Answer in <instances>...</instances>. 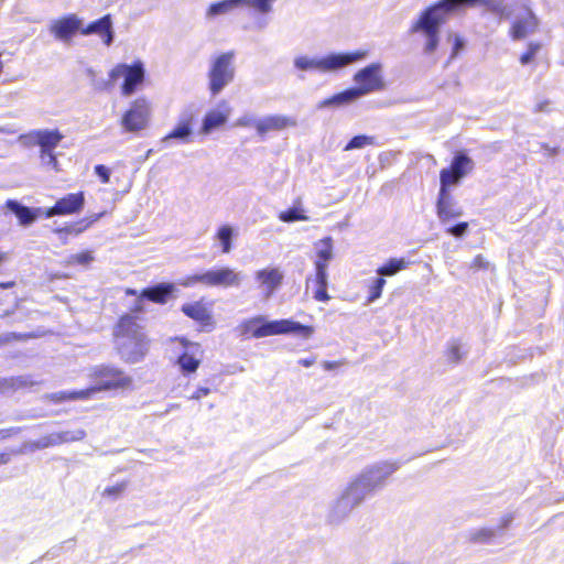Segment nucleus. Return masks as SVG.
<instances>
[{
    "label": "nucleus",
    "mask_w": 564,
    "mask_h": 564,
    "mask_svg": "<svg viewBox=\"0 0 564 564\" xmlns=\"http://www.w3.org/2000/svg\"><path fill=\"white\" fill-rule=\"evenodd\" d=\"M398 469L395 462H377L362 468L329 502L327 522L336 525L344 523L366 499L381 490Z\"/></svg>",
    "instance_id": "nucleus-1"
},
{
    "label": "nucleus",
    "mask_w": 564,
    "mask_h": 564,
    "mask_svg": "<svg viewBox=\"0 0 564 564\" xmlns=\"http://www.w3.org/2000/svg\"><path fill=\"white\" fill-rule=\"evenodd\" d=\"M505 0H440L421 12L409 29L410 35H416L422 42V52L426 56L433 55L440 45L441 26L449 17L463 7H473L482 3L492 13L502 19L510 17Z\"/></svg>",
    "instance_id": "nucleus-2"
},
{
    "label": "nucleus",
    "mask_w": 564,
    "mask_h": 564,
    "mask_svg": "<svg viewBox=\"0 0 564 564\" xmlns=\"http://www.w3.org/2000/svg\"><path fill=\"white\" fill-rule=\"evenodd\" d=\"M140 322L134 314H126L113 328L116 350L120 358L129 364L143 360L150 349V339Z\"/></svg>",
    "instance_id": "nucleus-3"
},
{
    "label": "nucleus",
    "mask_w": 564,
    "mask_h": 564,
    "mask_svg": "<svg viewBox=\"0 0 564 564\" xmlns=\"http://www.w3.org/2000/svg\"><path fill=\"white\" fill-rule=\"evenodd\" d=\"M382 70L383 65L379 62L371 63L359 69L354 75V82L358 86L348 88L341 93L335 94L334 96L322 100L317 105V108L323 109L329 107H343L370 93L382 90L386 86Z\"/></svg>",
    "instance_id": "nucleus-4"
},
{
    "label": "nucleus",
    "mask_w": 564,
    "mask_h": 564,
    "mask_svg": "<svg viewBox=\"0 0 564 564\" xmlns=\"http://www.w3.org/2000/svg\"><path fill=\"white\" fill-rule=\"evenodd\" d=\"M236 332L243 338L249 335L254 338H262L290 333H297L307 337L313 333V329L291 319L267 321L263 315H258L242 321L236 327Z\"/></svg>",
    "instance_id": "nucleus-5"
},
{
    "label": "nucleus",
    "mask_w": 564,
    "mask_h": 564,
    "mask_svg": "<svg viewBox=\"0 0 564 564\" xmlns=\"http://www.w3.org/2000/svg\"><path fill=\"white\" fill-rule=\"evenodd\" d=\"M367 50H358L347 53H330L325 56L299 55L294 57L293 65L296 69L318 73H334L351 64L364 61L368 57Z\"/></svg>",
    "instance_id": "nucleus-6"
},
{
    "label": "nucleus",
    "mask_w": 564,
    "mask_h": 564,
    "mask_svg": "<svg viewBox=\"0 0 564 564\" xmlns=\"http://www.w3.org/2000/svg\"><path fill=\"white\" fill-rule=\"evenodd\" d=\"M236 77V52L227 51L210 56L207 70L208 90L218 96Z\"/></svg>",
    "instance_id": "nucleus-7"
},
{
    "label": "nucleus",
    "mask_w": 564,
    "mask_h": 564,
    "mask_svg": "<svg viewBox=\"0 0 564 564\" xmlns=\"http://www.w3.org/2000/svg\"><path fill=\"white\" fill-rule=\"evenodd\" d=\"M145 69L143 63L140 61L134 62L132 65L118 64L109 74L110 80H117L123 77L121 91L124 96L132 95L138 86L143 83Z\"/></svg>",
    "instance_id": "nucleus-8"
},
{
    "label": "nucleus",
    "mask_w": 564,
    "mask_h": 564,
    "mask_svg": "<svg viewBox=\"0 0 564 564\" xmlns=\"http://www.w3.org/2000/svg\"><path fill=\"white\" fill-rule=\"evenodd\" d=\"M63 138L64 135L57 129H37L21 134L18 140L25 148L39 145L40 153L47 154V151L55 150Z\"/></svg>",
    "instance_id": "nucleus-9"
},
{
    "label": "nucleus",
    "mask_w": 564,
    "mask_h": 564,
    "mask_svg": "<svg viewBox=\"0 0 564 564\" xmlns=\"http://www.w3.org/2000/svg\"><path fill=\"white\" fill-rule=\"evenodd\" d=\"M475 166L474 161L464 152H458L449 169H443L440 173L441 187L447 188L448 186L456 185L473 171Z\"/></svg>",
    "instance_id": "nucleus-10"
},
{
    "label": "nucleus",
    "mask_w": 564,
    "mask_h": 564,
    "mask_svg": "<svg viewBox=\"0 0 564 564\" xmlns=\"http://www.w3.org/2000/svg\"><path fill=\"white\" fill-rule=\"evenodd\" d=\"M150 105L145 98L135 99L121 119V126L128 132H137L148 126Z\"/></svg>",
    "instance_id": "nucleus-11"
},
{
    "label": "nucleus",
    "mask_w": 564,
    "mask_h": 564,
    "mask_svg": "<svg viewBox=\"0 0 564 564\" xmlns=\"http://www.w3.org/2000/svg\"><path fill=\"white\" fill-rule=\"evenodd\" d=\"M94 376L98 380V386L91 389H96V392L100 390L126 388L131 383V379L128 376L113 367L100 366L95 369Z\"/></svg>",
    "instance_id": "nucleus-12"
},
{
    "label": "nucleus",
    "mask_w": 564,
    "mask_h": 564,
    "mask_svg": "<svg viewBox=\"0 0 564 564\" xmlns=\"http://www.w3.org/2000/svg\"><path fill=\"white\" fill-rule=\"evenodd\" d=\"M205 278L206 286L238 288L243 280V274L229 267H223L205 271Z\"/></svg>",
    "instance_id": "nucleus-13"
},
{
    "label": "nucleus",
    "mask_w": 564,
    "mask_h": 564,
    "mask_svg": "<svg viewBox=\"0 0 564 564\" xmlns=\"http://www.w3.org/2000/svg\"><path fill=\"white\" fill-rule=\"evenodd\" d=\"M85 205V196L83 192L67 194L59 198L53 207L44 210V216L51 218L54 216L70 215L79 213Z\"/></svg>",
    "instance_id": "nucleus-14"
},
{
    "label": "nucleus",
    "mask_w": 564,
    "mask_h": 564,
    "mask_svg": "<svg viewBox=\"0 0 564 564\" xmlns=\"http://www.w3.org/2000/svg\"><path fill=\"white\" fill-rule=\"evenodd\" d=\"M256 280L265 299H270L282 285L284 274L278 267H269L256 271Z\"/></svg>",
    "instance_id": "nucleus-15"
},
{
    "label": "nucleus",
    "mask_w": 564,
    "mask_h": 564,
    "mask_svg": "<svg viewBox=\"0 0 564 564\" xmlns=\"http://www.w3.org/2000/svg\"><path fill=\"white\" fill-rule=\"evenodd\" d=\"M82 24V20L77 15L69 14L62 19L53 20L50 25V32L55 39L69 43L73 35L80 31Z\"/></svg>",
    "instance_id": "nucleus-16"
},
{
    "label": "nucleus",
    "mask_w": 564,
    "mask_h": 564,
    "mask_svg": "<svg viewBox=\"0 0 564 564\" xmlns=\"http://www.w3.org/2000/svg\"><path fill=\"white\" fill-rule=\"evenodd\" d=\"M231 110L229 102L221 100L215 109L205 115L202 123V133L208 134L215 129L224 126L227 122Z\"/></svg>",
    "instance_id": "nucleus-17"
},
{
    "label": "nucleus",
    "mask_w": 564,
    "mask_h": 564,
    "mask_svg": "<svg viewBox=\"0 0 564 564\" xmlns=\"http://www.w3.org/2000/svg\"><path fill=\"white\" fill-rule=\"evenodd\" d=\"M437 217L442 224L460 217L463 210L456 205L447 188L441 187L436 203Z\"/></svg>",
    "instance_id": "nucleus-18"
},
{
    "label": "nucleus",
    "mask_w": 564,
    "mask_h": 564,
    "mask_svg": "<svg viewBox=\"0 0 564 564\" xmlns=\"http://www.w3.org/2000/svg\"><path fill=\"white\" fill-rule=\"evenodd\" d=\"M296 120L282 115H270L259 119L258 134L265 135L271 131H280L289 127H295Z\"/></svg>",
    "instance_id": "nucleus-19"
},
{
    "label": "nucleus",
    "mask_w": 564,
    "mask_h": 564,
    "mask_svg": "<svg viewBox=\"0 0 564 564\" xmlns=\"http://www.w3.org/2000/svg\"><path fill=\"white\" fill-rule=\"evenodd\" d=\"M83 35L98 34L104 43L109 46L113 42L112 21L109 14L89 23L86 28H80Z\"/></svg>",
    "instance_id": "nucleus-20"
},
{
    "label": "nucleus",
    "mask_w": 564,
    "mask_h": 564,
    "mask_svg": "<svg viewBox=\"0 0 564 564\" xmlns=\"http://www.w3.org/2000/svg\"><path fill=\"white\" fill-rule=\"evenodd\" d=\"M184 347V352L177 358V365L183 373H193L197 370L200 360L196 357L199 351L197 344L187 343L185 339L180 340Z\"/></svg>",
    "instance_id": "nucleus-21"
},
{
    "label": "nucleus",
    "mask_w": 564,
    "mask_h": 564,
    "mask_svg": "<svg viewBox=\"0 0 564 564\" xmlns=\"http://www.w3.org/2000/svg\"><path fill=\"white\" fill-rule=\"evenodd\" d=\"M538 28V19L532 11H528L525 17L518 18L511 28V36L513 40H521L535 32Z\"/></svg>",
    "instance_id": "nucleus-22"
},
{
    "label": "nucleus",
    "mask_w": 564,
    "mask_h": 564,
    "mask_svg": "<svg viewBox=\"0 0 564 564\" xmlns=\"http://www.w3.org/2000/svg\"><path fill=\"white\" fill-rule=\"evenodd\" d=\"M6 207L18 217L20 224L23 226H29L34 223L39 215H44L45 210L42 208L32 209L13 199H8Z\"/></svg>",
    "instance_id": "nucleus-23"
},
{
    "label": "nucleus",
    "mask_w": 564,
    "mask_h": 564,
    "mask_svg": "<svg viewBox=\"0 0 564 564\" xmlns=\"http://www.w3.org/2000/svg\"><path fill=\"white\" fill-rule=\"evenodd\" d=\"M192 122V115L182 116L175 128L162 139V142L167 143L172 139H177L183 143L191 142V138L193 135Z\"/></svg>",
    "instance_id": "nucleus-24"
},
{
    "label": "nucleus",
    "mask_w": 564,
    "mask_h": 564,
    "mask_svg": "<svg viewBox=\"0 0 564 564\" xmlns=\"http://www.w3.org/2000/svg\"><path fill=\"white\" fill-rule=\"evenodd\" d=\"M182 312L202 325H213L212 312L202 301L184 304Z\"/></svg>",
    "instance_id": "nucleus-25"
},
{
    "label": "nucleus",
    "mask_w": 564,
    "mask_h": 564,
    "mask_svg": "<svg viewBox=\"0 0 564 564\" xmlns=\"http://www.w3.org/2000/svg\"><path fill=\"white\" fill-rule=\"evenodd\" d=\"M246 6V0H221L215 3H212L206 12L205 18L208 21H213L220 15L228 14L232 12L235 9Z\"/></svg>",
    "instance_id": "nucleus-26"
},
{
    "label": "nucleus",
    "mask_w": 564,
    "mask_h": 564,
    "mask_svg": "<svg viewBox=\"0 0 564 564\" xmlns=\"http://www.w3.org/2000/svg\"><path fill=\"white\" fill-rule=\"evenodd\" d=\"M314 247L316 250V260L314 262L315 269H317L318 265H322L323 269H327L328 263L334 258L333 239L330 237L321 239L315 242Z\"/></svg>",
    "instance_id": "nucleus-27"
},
{
    "label": "nucleus",
    "mask_w": 564,
    "mask_h": 564,
    "mask_svg": "<svg viewBox=\"0 0 564 564\" xmlns=\"http://www.w3.org/2000/svg\"><path fill=\"white\" fill-rule=\"evenodd\" d=\"M174 290L173 284L160 283L151 288H147L141 292V297L154 303L164 304L169 300Z\"/></svg>",
    "instance_id": "nucleus-28"
},
{
    "label": "nucleus",
    "mask_w": 564,
    "mask_h": 564,
    "mask_svg": "<svg viewBox=\"0 0 564 564\" xmlns=\"http://www.w3.org/2000/svg\"><path fill=\"white\" fill-rule=\"evenodd\" d=\"M411 261L404 258H390L383 265L377 269L379 278L393 276L402 270H405Z\"/></svg>",
    "instance_id": "nucleus-29"
},
{
    "label": "nucleus",
    "mask_w": 564,
    "mask_h": 564,
    "mask_svg": "<svg viewBox=\"0 0 564 564\" xmlns=\"http://www.w3.org/2000/svg\"><path fill=\"white\" fill-rule=\"evenodd\" d=\"M237 236L235 229L230 225H221L216 235L215 239L221 246L223 253H229L232 249V239Z\"/></svg>",
    "instance_id": "nucleus-30"
},
{
    "label": "nucleus",
    "mask_w": 564,
    "mask_h": 564,
    "mask_svg": "<svg viewBox=\"0 0 564 564\" xmlns=\"http://www.w3.org/2000/svg\"><path fill=\"white\" fill-rule=\"evenodd\" d=\"M57 440L58 438H57L56 432H53L51 434L40 437L39 440L26 442L23 445L21 453H23L25 451L35 452L37 449H44V448H48V447H53V446H58Z\"/></svg>",
    "instance_id": "nucleus-31"
},
{
    "label": "nucleus",
    "mask_w": 564,
    "mask_h": 564,
    "mask_svg": "<svg viewBox=\"0 0 564 564\" xmlns=\"http://www.w3.org/2000/svg\"><path fill=\"white\" fill-rule=\"evenodd\" d=\"M96 392V389H85L79 391H62L55 392L50 395V399L54 402H63L66 400H86Z\"/></svg>",
    "instance_id": "nucleus-32"
},
{
    "label": "nucleus",
    "mask_w": 564,
    "mask_h": 564,
    "mask_svg": "<svg viewBox=\"0 0 564 564\" xmlns=\"http://www.w3.org/2000/svg\"><path fill=\"white\" fill-rule=\"evenodd\" d=\"M466 354L467 351L464 350L463 344L458 339H452L447 343L445 357L449 364L456 365L460 362L465 358Z\"/></svg>",
    "instance_id": "nucleus-33"
},
{
    "label": "nucleus",
    "mask_w": 564,
    "mask_h": 564,
    "mask_svg": "<svg viewBox=\"0 0 564 564\" xmlns=\"http://www.w3.org/2000/svg\"><path fill=\"white\" fill-rule=\"evenodd\" d=\"M279 219L283 223H293L297 220H308V217L305 215L301 205H294L292 208L281 212Z\"/></svg>",
    "instance_id": "nucleus-34"
},
{
    "label": "nucleus",
    "mask_w": 564,
    "mask_h": 564,
    "mask_svg": "<svg viewBox=\"0 0 564 564\" xmlns=\"http://www.w3.org/2000/svg\"><path fill=\"white\" fill-rule=\"evenodd\" d=\"M58 445L72 442H78L86 437V432L83 429L73 431H61L56 432Z\"/></svg>",
    "instance_id": "nucleus-35"
},
{
    "label": "nucleus",
    "mask_w": 564,
    "mask_h": 564,
    "mask_svg": "<svg viewBox=\"0 0 564 564\" xmlns=\"http://www.w3.org/2000/svg\"><path fill=\"white\" fill-rule=\"evenodd\" d=\"M94 261V256L90 251H85V252H82V253H76V254H70L69 257H67L64 261V263L66 265H74V264H79V265H88L89 263H91Z\"/></svg>",
    "instance_id": "nucleus-36"
},
{
    "label": "nucleus",
    "mask_w": 564,
    "mask_h": 564,
    "mask_svg": "<svg viewBox=\"0 0 564 564\" xmlns=\"http://www.w3.org/2000/svg\"><path fill=\"white\" fill-rule=\"evenodd\" d=\"M259 119L254 113L252 112H246L242 116H240L234 123V127H240V128H254L258 131V124Z\"/></svg>",
    "instance_id": "nucleus-37"
},
{
    "label": "nucleus",
    "mask_w": 564,
    "mask_h": 564,
    "mask_svg": "<svg viewBox=\"0 0 564 564\" xmlns=\"http://www.w3.org/2000/svg\"><path fill=\"white\" fill-rule=\"evenodd\" d=\"M373 142H375L373 137H368V135H362V134L356 135L346 144L344 150L350 151V150H355V149H361L367 145L373 144Z\"/></svg>",
    "instance_id": "nucleus-38"
},
{
    "label": "nucleus",
    "mask_w": 564,
    "mask_h": 564,
    "mask_svg": "<svg viewBox=\"0 0 564 564\" xmlns=\"http://www.w3.org/2000/svg\"><path fill=\"white\" fill-rule=\"evenodd\" d=\"M386 285V280L383 278H377L373 280L372 284L370 285V290H369V296H368V303H372L375 302L376 300H378L381 294H382V290Z\"/></svg>",
    "instance_id": "nucleus-39"
},
{
    "label": "nucleus",
    "mask_w": 564,
    "mask_h": 564,
    "mask_svg": "<svg viewBox=\"0 0 564 564\" xmlns=\"http://www.w3.org/2000/svg\"><path fill=\"white\" fill-rule=\"evenodd\" d=\"M87 228H89V223H86V219H80L79 221H77L76 224H74L69 227L57 229L56 232L57 234L66 232V234L79 235L83 231H85Z\"/></svg>",
    "instance_id": "nucleus-40"
},
{
    "label": "nucleus",
    "mask_w": 564,
    "mask_h": 564,
    "mask_svg": "<svg viewBox=\"0 0 564 564\" xmlns=\"http://www.w3.org/2000/svg\"><path fill=\"white\" fill-rule=\"evenodd\" d=\"M275 0H246V6L254 8L261 13H268L272 10V3Z\"/></svg>",
    "instance_id": "nucleus-41"
},
{
    "label": "nucleus",
    "mask_w": 564,
    "mask_h": 564,
    "mask_svg": "<svg viewBox=\"0 0 564 564\" xmlns=\"http://www.w3.org/2000/svg\"><path fill=\"white\" fill-rule=\"evenodd\" d=\"M540 48H541V45L539 43H533V42L529 43L528 51L524 54H522L520 57L521 64L527 65V64L531 63Z\"/></svg>",
    "instance_id": "nucleus-42"
},
{
    "label": "nucleus",
    "mask_w": 564,
    "mask_h": 564,
    "mask_svg": "<svg viewBox=\"0 0 564 564\" xmlns=\"http://www.w3.org/2000/svg\"><path fill=\"white\" fill-rule=\"evenodd\" d=\"M127 482L122 481L120 484H117L116 486L107 487L102 491L104 497H109L111 499H118L120 495L126 490Z\"/></svg>",
    "instance_id": "nucleus-43"
},
{
    "label": "nucleus",
    "mask_w": 564,
    "mask_h": 564,
    "mask_svg": "<svg viewBox=\"0 0 564 564\" xmlns=\"http://www.w3.org/2000/svg\"><path fill=\"white\" fill-rule=\"evenodd\" d=\"M317 289H327L328 285V274L327 269H323L322 265H318L315 269V280H314Z\"/></svg>",
    "instance_id": "nucleus-44"
},
{
    "label": "nucleus",
    "mask_w": 564,
    "mask_h": 564,
    "mask_svg": "<svg viewBox=\"0 0 564 564\" xmlns=\"http://www.w3.org/2000/svg\"><path fill=\"white\" fill-rule=\"evenodd\" d=\"M205 279H206L205 272L196 273V274L186 276L183 280H181L180 285H182L184 288H191V286L195 285L196 283H202L205 285Z\"/></svg>",
    "instance_id": "nucleus-45"
},
{
    "label": "nucleus",
    "mask_w": 564,
    "mask_h": 564,
    "mask_svg": "<svg viewBox=\"0 0 564 564\" xmlns=\"http://www.w3.org/2000/svg\"><path fill=\"white\" fill-rule=\"evenodd\" d=\"M448 41L453 43V52L451 58H454L457 56V54L464 50L465 42L458 34H449Z\"/></svg>",
    "instance_id": "nucleus-46"
},
{
    "label": "nucleus",
    "mask_w": 564,
    "mask_h": 564,
    "mask_svg": "<svg viewBox=\"0 0 564 564\" xmlns=\"http://www.w3.org/2000/svg\"><path fill=\"white\" fill-rule=\"evenodd\" d=\"M40 159L43 165L50 166L56 171L58 170V161L54 151H47V154L40 153Z\"/></svg>",
    "instance_id": "nucleus-47"
},
{
    "label": "nucleus",
    "mask_w": 564,
    "mask_h": 564,
    "mask_svg": "<svg viewBox=\"0 0 564 564\" xmlns=\"http://www.w3.org/2000/svg\"><path fill=\"white\" fill-rule=\"evenodd\" d=\"M467 230H468V223H459L455 226H449L446 229V232L456 238H460L467 232Z\"/></svg>",
    "instance_id": "nucleus-48"
},
{
    "label": "nucleus",
    "mask_w": 564,
    "mask_h": 564,
    "mask_svg": "<svg viewBox=\"0 0 564 564\" xmlns=\"http://www.w3.org/2000/svg\"><path fill=\"white\" fill-rule=\"evenodd\" d=\"M95 173L96 175L100 178V181L104 183V184H108L110 182V169L102 165V164H98L95 166Z\"/></svg>",
    "instance_id": "nucleus-49"
},
{
    "label": "nucleus",
    "mask_w": 564,
    "mask_h": 564,
    "mask_svg": "<svg viewBox=\"0 0 564 564\" xmlns=\"http://www.w3.org/2000/svg\"><path fill=\"white\" fill-rule=\"evenodd\" d=\"M495 535L496 532L492 529H480L475 533L474 539L479 542H486L489 541Z\"/></svg>",
    "instance_id": "nucleus-50"
},
{
    "label": "nucleus",
    "mask_w": 564,
    "mask_h": 564,
    "mask_svg": "<svg viewBox=\"0 0 564 564\" xmlns=\"http://www.w3.org/2000/svg\"><path fill=\"white\" fill-rule=\"evenodd\" d=\"M25 336L19 333H7L0 335V346L6 345L10 343L11 340H20L23 339Z\"/></svg>",
    "instance_id": "nucleus-51"
},
{
    "label": "nucleus",
    "mask_w": 564,
    "mask_h": 564,
    "mask_svg": "<svg viewBox=\"0 0 564 564\" xmlns=\"http://www.w3.org/2000/svg\"><path fill=\"white\" fill-rule=\"evenodd\" d=\"M470 268L473 269H488L489 268V262L486 261V259L481 256V254H478L474 258L471 264H470Z\"/></svg>",
    "instance_id": "nucleus-52"
},
{
    "label": "nucleus",
    "mask_w": 564,
    "mask_h": 564,
    "mask_svg": "<svg viewBox=\"0 0 564 564\" xmlns=\"http://www.w3.org/2000/svg\"><path fill=\"white\" fill-rule=\"evenodd\" d=\"M313 297L318 302H327L330 299V296L327 293V289H316Z\"/></svg>",
    "instance_id": "nucleus-53"
},
{
    "label": "nucleus",
    "mask_w": 564,
    "mask_h": 564,
    "mask_svg": "<svg viewBox=\"0 0 564 564\" xmlns=\"http://www.w3.org/2000/svg\"><path fill=\"white\" fill-rule=\"evenodd\" d=\"M210 393V389L206 387L198 388L191 397V400H199L207 397Z\"/></svg>",
    "instance_id": "nucleus-54"
},
{
    "label": "nucleus",
    "mask_w": 564,
    "mask_h": 564,
    "mask_svg": "<svg viewBox=\"0 0 564 564\" xmlns=\"http://www.w3.org/2000/svg\"><path fill=\"white\" fill-rule=\"evenodd\" d=\"M340 365H341L340 361H324L323 362V368L325 370H333V369L338 368Z\"/></svg>",
    "instance_id": "nucleus-55"
},
{
    "label": "nucleus",
    "mask_w": 564,
    "mask_h": 564,
    "mask_svg": "<svg viewBox=\"0 0 564 564\" xmlns=\"http://www.w3.org/2000/svg\"><path fill=\"white\" fill-rule=\"evenodd\" d=\"M513 517L512 514L505 516L501 520V524L499 525L500 530H503L509 527V524L512 522Z\"/></svg>",
    "instance_id": "nucleus-56"
},
{
    "label": "nucleus",
    "mask_w": 564,
    "mask_h": 564,
    "mask_svg": "<svg viewBox=\"0 0 564 564\" xmlns=\"http://www.w3.org/2000/svg\"><path fill=\"white\" fill-rule=\"evenodd\" d=\"M104 215H105V213H98V214H94L85 219H86V223H89V227H90L94 223L99 220Z\"/></svg>",
    "instance_id": "nucleus-57"
},
{
    "label": "nucleus",
    "mask_w": 564,
    "mask_h": 564,
    "mask_svg": "<svg viewBox=\"0 0 564 564\" xmlns=\"http://www.w3.org/2000/svg\"><path fill=\"white\" fill-rule=\"evenodd\" d=\"M144 299H142L141 296L137 300L133 308H132V313H141L143 311V305H142V301Z\"/></svg>",
    "instance_id": "nucleus-58"
},
{
    "label": "nucleus",
    "mask_w": 564,
    "mask_h": 564,
    "mask_svg": "<svg viewBox=\"0 0 564 564\" xmlns=\"http://www.w3.org/2000/svg\"><path fill=\"white\" fill-rule=\"evenodd\" d=\"M10 462V454L8 453H0V466L6 465Z\"/></svg>",
    "instance_id": "nucleus-59"
},
{
    "label": "nucleus",
    "mask_w": 564,
    "mask_h": 564,
    "mask_svg": "<svg viewBox=\"0 0 564 564\" xmlns=\"http://www.w3.org/2000/svg\"><path fill=\"white\" fill-rule=\"evenodd\" d=\"M300 365H302L303 367H311L314 361L313 360H310V359H301L300 361Z\"/></svg>",
    "instance_id": "nucleus-60"
},
{
    "label": "nucleus",
    "mask_w": 564,
    "mask_h": 564,
    "mask_svg": "<svg viewBox=\"0 0 564 564\" xmlns=\"http://www.w3.org/2000/svg\"><path fill=\"white\" fill-rule=\"evenodd\" d=\"M12 285H13V282L0 283V288H2V289H8V288H11Z\"/></svg>",
    "instance_id": "nucleus-61"
},
{
    "label": "nucleus",
    "mask_w": 564,
    "mask_h": 564,
    "mask_svg": "<svg viewBox=\"0 0 564 564\" xmlns=\"http://www.w3.org/2000/svg\"><path fill=\"white\" fill-rule=\"evenodd\" d=\"M8 436V431L1 430L0 431V438H6Z\"/></svg>",
    "instance_id": "nucleus-62"
},
{
    "label": "nucleus",
    "mask_w": 564,
    "mask_h": 564,
    "mask_svg": "<svg viewBox=\"0 0 564 564\" xmlns=\"http://www.w3.org/2000/svg\"><path fill=\"white\" fill-rule=\"evenodd\" d=\"M127 294H130V295H135L137 294V291L135 290H132V289H128L126 291Z\"/></svg>",
    "instance_id": "nucleus-63"
},
{
    "label": "nucleus",
    "mask_w": 564,
    "mask_h": 564,
    "mask_svg": "<svg viewBox=\"0 0 564 564\" xmlns=\"http://www.w3.org/2000/svg\"><path fill=\"white\" fill-rule=\"evenodd\" d=\"M539 110H540V111H544V110H545V106H544V105H542V104H541V105H539Z\"/></svg>",
    "instance_id": "nucleus-64"
}]
</instances>
